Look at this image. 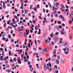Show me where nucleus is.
<instances>
[{"label":"nucleus","mask_w":73,"mask_h":73,"mask_svg":"<svg viewBox=\"0 0 73 73\" xmlns=\"http://www.w3.org/2000/svg\"><path fill=\"white\" fill-rule=\"evenodd\" d=\"M27 64L29 65L30 64H31V62H28Z\"/></svg>","instance_id":"052dcab7"},{"label":"nucleus","mask_w":73,"mask_h":73,"mask_svg":"<svg viewBox=\"0 0 73 73\" xmlns=\"http://www.w3.org/2000/svg\"><path fill=\"white\" fill-rule=\"evenodd\" d=\"M33 24H35V23H36V22L34 20H33Z\"/></svg>","instance_id":"603ef678"},{"label":"nucleus","mask_w":73,"mask_h":73,"mask_svg":"<svg viewBox=\"0 0 73 73\" xmlns=\"http://www.w3.org/2000/svg\"><path fill=\"white\" fill-rule=\"evenodd\" d=\"M3 7L5 9V8H6L5 5H3Z\"/></svg>","instance_id":"0e129e2a"},{"label":"nucleus","mask_w":73,"mask_h":73,"mask_svg":"<svg viewBox=\"0 0 73 73\" xmlns=\"http://www.w3.org/2000/svg\"><path fill=\"white\" fill-rule=\"evenodd\" d=\"M6 23H5L4 25V28H5L6 27Z\"/></svg>","instance_id":"864d4df0"},{"label":"nucleus","mask_w":73,"mask_h":73,"mask_svg":"<svg viewBox=\"0 0 73 73\" xmlns=\"http://www.w3.org/2000/svg\"><path fill=\"white\" fill-rule=\"evenodd\" d=\"M62 20H63V21L64 22H65V18H64V17L63 18V19H62Z\"/></svg>","instance_id":"2f4dec72"},{"label":"nucleus","mask_w":73,"mask_h":73,"mask_svg":"<svg viewBox=\"0 0 73 73\" xmlns=\"http://www.w3.org/2000/svg\"><path fill=\"white\" fill-rule=\"evenodd\" d=\"M59 17L60 19H63V18H64V16H63L62 15H60V16Z\"/></svg>","instance_id":"1a4fd4ad"},{"label":"nucleus","mask_w":73,"mask_h":73,"mask_svg":"<svg viewBox=\"0 0 73 73\" xmlns=\"http://www.w3.org/2000/svg\"><path fill=\"white\" fill-rule=\"evenodd\" d=\"M61 62L62 64H64V63L65 60H64V59H63V60H61Z\"/></svg>","instance_id":"0eeeda50"},{"label":"nucleus","mask_w":73,"mask_h":73,"mask_svg":"<svg viewBox=\"0 0 73 73\" xmlns=\"http://www.w3.org/2000/svg\"><path fill=\"white\" fill-rule=\"evenodd\" d=\"M10 61L11 62H13V60H12L11 59L10 60Z\"/></svg>","instance_id":"ea45409f"},{"label":"nucleus","mask_w":73,"mask_h":73,"mask_svg":"<svg viewBox=\"0 0 73 73\" xmlns=\"http://www.w3.org/2000/svg\"><path fill=\"white\" fill-rule=\"evenodd\" d=\"M29 68H30V69L31 68H32V66L31 65H29Z\"/></svg>","instance_id":"09e8293b"},{"label":"nucleus","mask_w":73,"mask_h":73,"mask_svg":"<svg viewBox=\"0 0 73 73\" xmlns=\"http://www.w3.org/2000/svg\"><path fill=\"white\" fill-rule=\"evenodd\" d=\"M48 4L49 6H50V8H52V6H51V4H50V3L49 2H48Z\"/></svg>","instance_id":"9b49d317"},{"label":"nucleus","mask_w":73,"mask_h":73,"mask_svg":"<svg viewBox=\"0 0 73 73\" xmlns=\"http://www.w3.org/2000/svg\"><path fill=\"white\" fill-rule=\"evenodd\" d=\"M45 42L46 43H47V42H48V44H50V41L49 40H47L46 39L45 40Z\"/></svg>","instance_id":"39448f33"},{"label":"nucleus","mask_w":73,"mask_h":73,"mask_svg":"<svg viewBox=\"0 0 73 73\" xmlns=\"http://www.w3.org/2000/svg\"><path fill=\"white\" fill-rule=\"evenodd\" d=\"M44 52H47V48H45Z\"/></svg>","instance_id":"e433bc0d"},{"label":"nucleus","mask_w":73,"mask_h":73,"mask_svg":"<svg viewBox=\"0 0 73 73\" xmlns=\"http://www.w3.org/2000/svg\"><path fill=\"white\" fill-rule=\"evenodd\" d=\"M14 18H16V19H18V18L16 16V15L14 16Z\"/></svg>","instance_id":"4c0bfd02"},{"label":"nucleus","mask_w":73,"mask_h":73,"mask_svg":"<svg viewBox=\"0 0 73 73\" xmlns=\"http://www.w3.org/2000/svg\"><path fill=\"white\" fill-rule=\"evenodd\" d=\"M50 37H53V33H52L50 35Z\"/></svg>","instance_id":"f8f14e48"},{"label":"nucleus","mask_w":73,"mask_h":73,"mask_svg":"<svg viewBox=\"0 0 73 73\" xmlns=\"http://www.w3.org/2000/svg\"><path fill=\"white\" fill-rule=\"evenodd\" d=\"M72 21H69V24H72Z\"/></svg>","instance_id":"a878e982"},{"label":"nucleus","mask_w":73,"mask_h":73,"mask_svg":"<svg viewBox=\"0 0 73 73\" xmlns=\"http://www.w3.org/2000/svg\"><path fill=\"white\" fill-rule=\"evenodd\" d=\"M60 32L61 33V35H66V31L64 32H62V31H60Z\"/></svg>","instance_id":"f257e3e1"},{"label":"nucleus","mask_w":73,"mask_h":73,"mask_svg":"<svg viewBox=\"0 0 73 73\" xmlns=\"http://www.w3.org/2000/svg\"><path fill=\"white\" fill-rule=\"evenodd\" d=\"M24 59H25V62H28V61H26V56H24Z\"/></svg>","instance_id":"f3484780"},{"label":"nucleus","mask_w":73,"mask_h":73,"mask_svg":"<svg viewBox=\"0 0 73 73\" xmlns=\"http://www.w3.org/2000/svg\"><path fill=\"white\" fill-rule=\"evenodd\" d=\"M23 29H17V31L18 32H21V31H23Z\"/></svg>","instance_id":"6e6552de"},{"label":"nucleus","mask_w":73,"mask_h":73,"mask_svg":"<svg viewBox=\"0 0 73 73\" xmlns=\"http://www.w3.org/2000/svg\"><path fill=\"white\" fill-rule=\"evenodd\" d=\"M5 34H6V33H4V34H3L2 35V36L3 37H4L5 36Z\"/></svg>","instance_id":"2eb2a0df"},{"label":"nucleus","mask_w":73,"mask_h":73,"mask_svg":"<svg viewBox=\"0 0 73 73\" xmlns=\"http://www.w3.org/2000/svg\"><path fill=\"white\" fill-rule=\"evenodd\" d=\"M22 52L23 51L22 50H21L19 51V54H21V53H22Z\"/></svg>","instance_id":"dca6fc26"},{"label":"nucleus","mask_w":73,"mask_h":73,"mask_svg":"<svg viewBox=\"0 0 73 73\" xmlns=\"http://www.w3.org/2000/svg\"><path fill=\"white\" fill-rule=\"evenodd\" d=\"M62 50H64V52H66V49L65 48H64Z\"/></svg>","instance_id":"58836bf2"},{"label":"nucleus","mask_w":73,"mask_h":73,"mask_svg":"<svg viewBox=\"0 0 73 73\" xmlns=\"http://www.w3.org/2000/svg\"><path fill=\"white\" fill-rule=\"evenodd\" d=\"M58 38H55V41L56 42H57V40H58Z\"/></svg>","instance_id":"473e14b6"},{"label":"nucleus","mask_w":73,"mask_h":73,"mask_svg":"<svg viewBox=\"0 0 73 73\" xmlns=\"http://www.w3.org/2000/svg\"><path fill=\"white\" fill-rule=\"evenodd\" d=\"M0 50H1V52H3V48H1Z\"/></svg>","instance_id":"8fccbe9b"},{"label":"nucleus","mask_w":73,"mask_h":73,"mask_svg":"<svg viewBox=\"0 0 73 73\" xmlns=\"http://www.w3.org/2000/svg\"><path fill=\"white\" fill-rule=\"evenodd\" d=\"M63 11V12H64V14L65 15H66V13L65 12V10H64V9H63L62 10Z\"/></svg>","instance_id":"c756f323"},{"label":"nucleus","mask_w":73,"mask_h":73,"mask_svg":"<svg viewBox=\"0 0 73 73\" xmlns=\"http://www.w3.org/2000/svg\"><path fill=\"white\" fill-rule=\"evenodd\" d=\"M62 30V32H63L64 31V28H63Z\"/></svg>","instance_id":"69168bd1"},{"label":"nucleus","mask_w":73,"mask_h":73,"mask_svg":"<svg viewBox=\"0 0 73 73\" xmlns=\"http://www.w3.org/2000/svg\"><path fill=\"white\" fill-rule=\"evenodd\" d=\"M27 55H28V52H26L25 53V55L27 56Z\"/></svg>","instance_id":"680f3d73"},{"label":"nucleus","mask_w":73,"mask_h":73,"mask_svg":"<svg viewBox=\"0 0 73 73\" xmlns=\"http://www.w3.org/2000/svg\"><path fill=\"white\" fill-rule=\"evenodd\" d=\"M11 70H7L6 71V72H7L8 73H9L10 72H11Z\"/></svg>","instance_id":"aec40b11"},{"label":"nucleus","mask_w":73,"mask_h":73,"mask_svg":"<svg viewBox=\"0 0 73 73\" xmlns=\"http://www.w3.org/2000/svg\"><path fill=\"white\" fill-rule=\"evenodd\" d=\"M9 56H11V54L12 56H13V55H14V54H13V52H12L11 54V51H10L9 52Z\"/></svg>","instance_id":"20e7f679"},{"label":"nucleus","mask_w":73,"mask_h":73,"mask_svg":"<svg viewBox=\"0 0 73 73\" xmlns=\"http://www.w3.org/2000/svg\"><path fill=\"white\" fill-rule=\"evenodd\" d=\"M67 4H70V2L69 1H68L67 2Z\"/></svg>","instance_id":"e2e57ef3"},{"label":"nucleus","mask_w":73,"mask_h":73,"mask_svg":"<svg viewBox=\"0 0 73 73\" xmlns=\"http://www.w3.org/2000/svg\"><path fill=\"white\" fill-rule=\"evenodd\" d=\"M57 58L58 59H59L60 58V56H57Z\"/></svg>","instance_id":"4d7b16f0"},{"label":"nucleus","mask_w":73,"mask_h":73,"mask_svg":"<svg viewBox=\"0 0 73 73\" xmlns=\"http://www.w3.org/2000/svg\"><path fill=\"white\" fill-rule=\"evenodd\" d=\"M44 69L45 70H47V69L46 65V64H44Z\"/></svg>","instance_id":"7ed1b4c3"},{"label":"nucleus","mask_w":73,"mask_h":73,"mask_svg":"<svg viewBox=\"0 0 73 73\" xmlns=\"http://www.w3.org/2000/svg\"><path fill=\"white\" fill-rule=\"evenodd\" d=\"M62 8L63 9H65V6H61Z\"/></svg>","instance_id":"13d9d810"},{"label":"nucleus","mask_w":73,"mask_h":73,"mask_svg":"<svg viewBox=\"0 0 73 73\" xmlns=\"http://www.w3.org/2000/svg\"><path fill=\"white\" fill-rule=\"evenodd\" d=\"M32 7H33V5H31L30 6V9H32Z\"/></svg>","instance_id":"a211bd4d"},{"label":"nucleus","mask_w":73,"mask_h":73,"mask_svg":"<svg viewBox=\"0 0 73 73\" xmlns=\"http://www.w3.org/2000/svg\"><path fill=\"white\" fill-rule=\"evenodd\" d=\"M33 70V68H30V72H32Z\"/></svg>","instance_id":"ddd939ff"},{"label":"nucleus","mask_w":73,"mask_h":73,"mask_svg":"<svg viewBox=\"0 0 73 73\" xmlns=\"http://www.w3.org/2000/svg\"><path fill=\"white\" fill-rule=\"evenodd\" d=\"M28 47H29V48H31V44L28 43Z\"/></svg>","instance_id":"5701e85b"},{"label":"nucleus","mask_w":73,"mask_h":73,"mask_svg":"<svg viewBox=\"0 0 73 73\" xmlns=\"http://www.w3.org/2000/svg\"><path fill=\"white\" fill-rule=\"evenodd\" d=\"M54 68L55 69H57V66H54Z\"/></svg>","instance_id":"774afa93"},{"label":"nucleus","mask_w":73,"mask_h":73,"mask_svg":"<svg viewBox=\"0 0 73 73\" xmlns=\"http://www.w3.org/2000/svg\"><path fill=\"white\" fill-rule=\"evenodd\" d=\"M28 0H25V1L24 3H28Z\"/></svg>","instance_id":"c03bdc74"},{"label":"nucleus","mask_w":73,"mask_h":73,"mask_svg":"<svg viewBox=\"0 0 73 73\" xmlns=\"http://www.w3.org/2000/svg\"><path fill=\"white\" fill-rule=\"evenodd\" d=\"M17 60L18 61V62H21V60L20 59H17Z\"/></svg>","instance_id":"412c9836"},{"label":"nucleus","mask_w":73,"mask_h":73,"mask_svg":"<svg viewBox=\"0 0 73 73\" xmlns=\"http://www.w3.org/2000/svg\"><path fill=\"white\" fill-rule=\"evenodd\" d=\"M12 23L13 24H15L16 23V21H13L12 22Z\"/></svg>","instance_id":"a18cd8bd"},{"label":"nucleus","mask_w":73,"mask_h":73,"mask_svg":"<svg viewBox=\"0 0 73 73\" xmlns=\"http://www.w3.org/2000/svg\"><path fill=\"white\" fill-rule=\"evenodd\" d=\"M7 68H9V66L8 65V64H7Z\"/></svg>","instance_id":"3c124183"},{"label":"nucleus","mask_w":73,"mask_h":73,"mask_svg":"<svg viewBox=\"0 0 73 73\" xmlns=\"http://www.w3.org/2000/svg\"><path fill=\"white\" fill-rule=\"evenodd\" d=\"M37 8L38 9H39V8H40V6L39 5H37Z\"/></svg>","instance_id":"393cba45"},{"label":"nucleus","mask_w":73,"mask_h":73,"mask_svg":"<svg viewBox=\"0 0 73 73\" xmlns=\"http://www.w3.org/2000/svg\"><path fill=\"white\" fill-rule=\"evenodd\" d=\"M63 11V12H64V14L65 15H66V13L65 12V10H64V9H63L62 10Z\"/></svg>","instance_id":"c85d7f7f"},{"label":"nucleus","mask_w":73,"mask_h":73,"mask_svg":"<svg viewBox=\"0 0 73 73\" xmlns=\"http://www.w3.org/2000/svg\"><path fill=\"white\" fill-rule=\"evenodd\" d=\"M5 54V53L4 52H2V55L3 56H4V55Z\"/></svg>","instance_id":"c9c22d12"},{"label":"nucleus","mask_w":73,"mask_h":73,"mask_svg":"<svg viewBox=\"0 0 73 73\" xmlns=\"http://www.w3.org/2000/svg\"><path fill=\"white\" fill-rule=\"evenodd\" d=\"M52 70L53 72H55L56 71V70H55V69H54V68L52 69Z\"/></svg>","instance_id":"338daca9"},{"label":"nucleus","mask_w":73,"mask_h":73,"mask_svg":"<svg viewBox=\"0 0 73 73\" xmlns=\"http://www.w3.org/2000/svg\"><path fill=\"white\" fill-rule=\"evenodd\" d=\"M53 17V13H52L51 14V17L52 18Z\"/></svg>","instance_id":"bb28decb"},{"label":"nucleus","mask_w":73,"mask_h":73,"mask_svg":"<svg viewBox=\"0 0 73 73\" xmlns=\"http://www.w3.org/2000/svg\"><path fill=\"white\" fill-rule=\"evenodd\" d=\"M9 13L8 11H6L5 12V14L7 15V14H8Z\"/></svg>","instance_id":"79ce46f5"},{"label":"nucleus","mask_w":73,"mask_h":73,"mask_svg":"<svg viewBox=\"0 0 73 73\" xmlns=\"http://www.w3.org/2000/svg\"><path fill=\"white\" fill-rule=\"evenodd\" d=\"M54 21V19H51V23H52V22H53Z\"/></svg>","instance_id":"37998d69"},{"label":"nucleus","mask_w":73,"mask_h":73,"mask_svg":"<svg viewBox=\"0 0 73 73\" xmlns=\"http://www.w3.org/2000/svg\"><path fill=\"white\" fill-rule=\"evenodd\" d=\"M35 44L36 46H37V41H36V39H35Z\"/></svg>","instance_id":"6ab92c4d"},{"label":"nucleus","mask_w":73,"mask_h":73,"mask_svg":"<svg viewBox=\"0 0 73 73\" xmlns=\"http://www.w3.org/2000/svg\"><path fill=\"white\" fill-rule=\"evenodd\" d=\"M66 49H67V50L68 52L69 51V49H68V47H66Z\"/></svg>","instance_id":"6e6d98bb"},{"label":"nucleus","mask_w":73,"mask_h":73,"mask_svg":"<svg viewBox=\"0 0 73 73\" xmlns=\"http://www.w3.org/2000/svg\"><path fill=\"white\" fill-rule=\"evenodd\" d=\"M32 15H35V12L34 11H32L31 13Z\"/></svg>","instance_id":"bf43d9fd"},{"label":"nucleus","mask_w":73,"mask_h":73,"mask_svg":"<svg viewBox=\"0 0 73 73\" xmlns=\"http://www.w3.org/2000/svg\"><path fill=\"white\" fill-rule=\"evenodd\" d=\"M69 38L70 40H71L72 38V35H70L69 36Z\"/></svg>","instance_id":"423d86ee"},{"label":"nucleus","mask_w":73,"mask_h":73,"mask_svg":"<svg viewBox=\"0 0 73 73\" xmlns=\"http://www.w3.org/2000/svg\"><path fill=\"white\" fill-rule=\"evenodd\" d=\"M63 11V12H64V14L65 15H66V13L65 12V10H64V9H63L62 10Z\"/></svg>","instance_id":"cd10ccee"},{"label":"nucleus","mask_w":73,"mask_h":73,"mask_svg":"<svg viewBox=\"0 0 73 73\" xmlns=\"http://www.w3.org/2000/svg\"><path fill=\"white\" fill-rule=\"evenodd\" d=\"M56 62L57 64L58 65V64H59V60L58 59H56Z\"/></svg>","instance_id":"f03ea898"},{"label":"nucleus","mask_w":73,"mask_h":73,"mask_svg":"<svg viewBox=\"0 0 73 73\" xmlns=\"http://www.w3.org/2000/svg\"><path fill=\"white\" fill-rule=\"evenodd\" d=\"M55 16L56 17H58V14H56L55 15Z\"/></svg>","instance_id":"5fc2aeb1"},{"label":"nucleus","mask_w":73,"mask_h":73,"mask_svg":"<svg viewBox=\"0 0 73 73\" xmlns=\"http://www.w3.org/2000/svg\"><path fill=\"white\" fill-rule=\"evenodd\" d=\"M52 10H55V7H54V6L53 5L52 6Z\"/></svg>","instance_id":"9d476101"},{"label":"nucleus","mask_w":73,"mask_h":73,"mask_svg":"<svg viewBox=\"0 0 73 73\" xmlns=\"http://www.w3.org/2000/svg\"><path fill=\"white\" fill-rule=\"evenodd\" d=\"M6 38H5V37H3L2 38V40H3V41H4V40H6Z\"/></svg>","instance_id":"de8ad7c7"},{"label":"nucleus","mask_w":73,"mask_h":73,"mask_svg":"<svg viewBox=\"0 0 73 73\" xmlns=\"http://www.w3.org/2000/svg\"><path fill=\"white\" fill-rule=\"evenodd\" d=\"M58 22V24H61V22H60V21H57Z\"/></svg>","instance_id":"72a5a7b5"},{"label":"nucleus","mask_w":73,"mask_h":73,"mask_svg":"<svg viewBox=\"0 0 73 73\" xmlns=\"http://www.w3.org/2000/svg\"><path fill=\"white\" fill-rule=\"evenodd\" d=\"M63 11V12H64V14L65 15H66V13L65 12V10H64V9H63L62 10Z\"/></svg>","instance_id":"7c9ffc66"},{"label":"nucleus","mask_w":73,"mask_h":73,"mask_svg":"<svg viewBox=\"0 0 73 73\" xmlns=\"http://www.w3.org/2000/svg\"><path fill=\"white\" fill-rule=\"evenodd\" d=\"M56 50H55L54 51H53V53L54 54H56Z\"/></svg>","instance_id":"a19ab883"},{"label":"nucleus","mask_w":73,"mask_h":73,"mask_svg":"<svg viewBox=\"0 0 73 73\" xmlns=\"http://www.w3.org/2000/svg\"><path fill=\"white\" fill-rule=\"evenodd\" d=\"M26 32L27 33H29V30H27V29H26Z\"/></svg>","instance_id":"f704fd0d"},{"label":"nucleus","mask_w":73,"mask_h":73,"mask_svg":"<svg viewBox=\"0 0 73 73\" xmlns=\"http://www.w3.org/2000/svg\"><path fill=\"white\" fill-rule=\"evenodd\" d=\"M13 61H14V62H16V58H14L13 59Z\"/></svg>","instance_id":"4be33fe9"},{"label":"nucleus","mask_w":73,"mask_h":73,"mask_svg":"<svg viewBox=\"0 0 73 73\" xmlns=\"http://www.w3.org/2000/svg\"><path fill=\"white\" fill-rule=\"evenodd\" d=\"M51 60L52 61H55V58H52Z\"/></svg>","instance_id":"4468645a"},{"label":"nucleus","mask_w":73,"mask_h":73,"mask_svg":"<svg viewBox=\"0 0 73 73\" xmlns=\"http://www.w3.org/2000/svg\"><path fill=\"white\" fill-rule=\"evenodd\" d=\"M63 44V46H67V43H65V44L64 43Z\"/></svg>","instance_id":"b1692460"},{"label":"nucleus","mask_w":73,"mask_h":73,"mask_svg":"<svg viewBox=\"0 0 73 73\" xmlns=\"http://www.w3.org/2000/svg\"><path fill=\"white\" fill-rule=\"evenodd\" d=\"M20 1L21 3H24L23 0H20Z\"/></svg>","instance_id":"49530a36"}]
</instances>
